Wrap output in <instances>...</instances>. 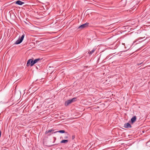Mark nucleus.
<instances>
[{
    "label": "nucleus",
    "instance_id": "obj_14",
    "mask_svg": "<svg viewBox=\"0 0 150 150\" xmlns=\"http://www.w3.org/2000/svg\"><path fill=\"white\" fill-rule=\"evenodd\" d=\"M13 13V11L12 10H11L10 11H9V13Z\"/></svg>",
    "mask_w": 150,
    "mask_h": 150
},
{
    "label": "nucleus",
    "instance_id": "obj_16",
    "mask_svg": "<svg viewBox=\"0 0 150 150\" xmlns=\"http://www.w3.org/2000/svg\"><path fill=\"white\" fill-rule=\"evenodd\" d=\"M76 148H77V149H79V146H77V147H76Z\"/></svg>",
    "mask_w": 150,
    "mask_h": 150
},
{
    "label": "nucleus",
    "instance_id": "obj_8",
    "mask_svg": "<svg viewBox=\"0 0 150 150\" xmlns=\"http://www.w3.org/2000/svg\"><path fill=\"white\" fill-rule=\"evenodd\" d=\"M24 3V2H22L20 0L17 1L16 2V4L20 5H22Z\"/></svg>",
    "mask_w": 150,
    "mask_h": 150
},
{
    "label": "nucleus",
    "instance_id": "obj_17",
    "mask_svg": "<svg viewBox=\"0 0 150 150\" xmlns=\"http://www.w3.org/2000/svg\"><path fill=\"white\" fill-rule=\"evenodd\" d=\"M142 62H141V63H140V64H138V65H140V64H142Z\"/></svg>",
    "mask_w": 150,
    "mask_h": 150
},
{
    "label": "nucleus",
    "instance_id": "obj_5",
    "mask_svg": "<svg viewBox=\"0 0 150 150\" xmlns=\"http://www.w3.org/2000/svg\"><path fill=\"white\" fill-rule=\"evenodd\" d=\"M54 130L53 129H51L48 131H46L45 134H47L48 136H50L52 134L54 133L53 132H54Z\"/></svg>",
    "mask_w": 150,
    "mask_h": 150
},
{
    "label": "nucleus",
    "instance_id": "obj_13",
    "mask_svg": "<svg viewBox=\"0 0 150 150\" xmlns=\"http://www.w3.org/2000/svg\"><path fill=\"white\" fill-rule=\"evenodd\" d=\"M75 138V137H74V135H73L72 136V139H74Z\"/></svg>",
    "mask_w": 150,
    "mask_h": 150
},
{
    "label": "nucleus",
    "instance_id": "obj_7",
    "mask_svg": "<svg viewBox=\"0 0 150 150\" xmlns=\"http://www.w3.org/2000/svg\"><path fill=\"white\" fill-rule=\"evenodd\" d=\"M137 119V117L136 116H135L132 117V118L131 119V122L132 124L135 122L136 121Z\"/></svg>",
    "mask_w": 150,
    "mask_h": 150
},
{
    "label": "nucleus",
    "instance_id": "obj_11",
    "mask_svg": "<svg viewBox=\"0 0 150 150\" xmlns=\"http://www.w3.org/2000/svg\"><path fill=\"white\" fill-rule=\"evenodd\" d=\"M68 141V140H63L61 141L60 143H67Z\"/></svg>",
    "mask_w": 150,
    "mask_h": 150
},
{
    "label": "nucleus",
    "instance_id": "obj_1",
    "mask_svg": "<svg viewBox=\"0 0 150 150\" xmlns=\"http://www.w3.org/2000/svg\"><path fill=\"white\" fill-rule=\"evenodd\" d=\"M89 25V23H86L84 24L81 25L79 26L77 28V30L78 31H80L81 30L85 28H86Z\"/></svg>",
    "mask_w": 150,
    "mask_h": 150
},
{
    "label": "nucleus",
    "instance_id": "obj_2",
    "mask_svg": "<svg viewBox=\"0 0 150 150\" xmlns=\"http://www.w3.org/2000/svg\"><path fill=\"white\" fill-rule=\"evenodd\" d=\"M25 36L24 34H23L20 38H19L18 40L15 42V44H19L21 43L23 41Z\"/></svg>",
    "mask_w": 150,
    "mask_h": 150
},
{
    "label": "nucleus",
    "instance_id": "obj_20",
    "mask_svg": "<svg viewBox=\"0 0 150 150\" xmlns=\"http://www.w3.org/2000/svg\"><path fill=\"white\" fill-rule=\"evenodd\" d=\"M78 118V117H76L75 118L76 119V118Z\"/></svg>",
    "mask_w": 150,
    "mask_h": 150
},
{
    "label": "nucleus",
    "instance_id": "obj_10",
    "mask_svg": "<svg viewBox=\"0 0 150 150\" xmlns=\"http://www.w3.org/2000/svg\"><path fill=\"white\" fill-rule=\"evenodd\" d=\"M41 60V59L38 58L37 59H35L34 61V62L35 64L37 63V62L40 61Z\"/></svg>",
    "mask_w": 150,
    "mask_h": 150
},
{
    "label": "nucleus",
    "instance_id": "obj_19",
    "mask_svg": "<svg viewBox=\"0 0 150 150\" xmlns=\"http://www.w3.org/2000/svg\"><path fill=\"white\" fill-rule=\"evenodd\" d=\"M78 114L77 113H76V115H75L76 116V114Z\"/></svg>",
    "mask_w": 150,
    "mask_h": 150
},
{
    "label": "nucleus",
    "instance_id": "obj_9",
    "mask_svg": "<svg viewBox=\"0 0 150 150\" xmlns=\"http://www.w3.org/2000/svg\"><path fill=\"white\" fill-rule=\"evenodd\" d=\"M57 132H59L60 133H65V131L64 130H60L54 132H53V133H56Z\"/></svg>",
    "mask_w": 150,
    "mask_h": 150
},
{
    "label": "nucleus",
    "instance_id": "obj_4",
    "mask_svg": "<svg viewBox=\"0 0 150 150\" xmlns=\"http://www.w3.org/2000/svg\"><path fill=\"white\" fill-rule=\"evenodd\" d=\"M35 64L34 61L32 59H30L28 60L27 62V66H29L30 65L31 67L33 66Z\"/></svg>",
    "mask_w": 150,
    "mask_h": 150
},
{
    "label": "nucleus",
    "instance_id": "obj_12",
    "mask_svg": "<svg viewBox=\"0 0 150 150\" xmlns=\"http://www.w3.org/2000/svg\"><path fill=\"white\" fill-rule=\"evenodd\" d=\"M95 48H93V49L91 51H90L88 53H89L90 54H91L95 52Z\"/></svg>",
    "mask_w": 150,
    "mask_h": 150
},
{
    "label": "nucleus",
    "instance_id": "obj_15",
    "mask_svg": "<svg viewBox=\"0 0 150 150\" xmlns=\"http://www.w3.org/2000/svg\"><path fill=\"white\" fill-rule=\"evenodd\" d=\"M64 138L65 139H67L68 138V137L67 136H65L64 137Z\"/></svg>",
    "mask_w": 150,
    "mask_h": 150
},
{
    "label": "nucleus",
    "instance_id": "obj_6",
    "mask_svg": "<svg viewBox=\"0 0 150 150\" xmlns=\"http://www.w3.org/2000/svg\"><path fill=\"white\" fill-rule=\"evenodd\" d=\"M131 125L129 123H125L124 125V127L125 128H131Z\"/></svg>",
    "mask_w": 150,
    "mask_h": 150
},
{
    "label": "nucleus",
    "instance_id": "obj_3",
    "mask_svg": "<svg viewBox=\"0 0 150 150\" xmlns=\"http://www.w3.org/2000/svg\"><path fill=\"white\" fill-rule=\"evenodd\" d=\"M75 101V98H74L71 99L67 100L65 102V105L66 106L68 105L69 104Z\"/></svg>",
    "mask_w": 150,
    "mask_h": 150
},
{
    "label": "nucleus",
    "instance_id": "obj_18",
    "mask_svg": "<svg viewBox=\"0 0 150 150\" xmlns=\"http://www.w3.org/2000/svg\"><path fill=\"white\" fill-rule=\"evenodd\" d=\"M77 60V59H76V60H75L76 62H77V61H76Z\"/></svg>",
    "mask_w": 150,
    "mask_h": 150
}]
</instances>
